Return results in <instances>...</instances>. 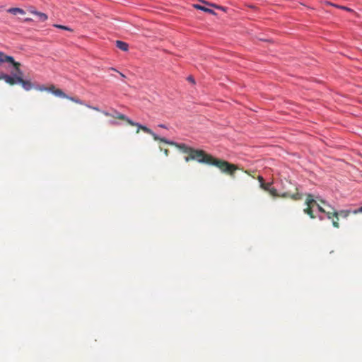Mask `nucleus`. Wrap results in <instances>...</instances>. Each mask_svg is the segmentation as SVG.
Wrapping results in <instances>:
<instances>
[{"label": "nucleus", "instance_id": "nucleus-25", "mask_svg": "<svg viewBox=\"0 0 362 362\" xmlns=\"http://www.w3.org/2000/svg\"><path fill=\"white\" fill-rule=\"evenodd\" d=\"M187 79H188L189 81H190L192 83H194V78L192 76H189L187 78Z\"/></svg>", "mask_w": 362, "mask_h": 362}, {"label": "nucleus", "instance_id": "nucleus-18", "mask_svg": "<svg viewBox=\"0 0 362 362\" xmlns=\"http://www.w3.org/2000/svg\"><path fill=\"white\" fill-rule=\"evenodd\" d=\"M202 2L206 4H207V5L211 6L212 7L216 8L218 9H220V10H222V11H226V8L224 7H223V6H218V5H216V4H209V3H207V2L204 1H203Z\"/></svg>", "mask_w": 362, "mask_h": 362}, {"label": "nucleus", "instance_id": "nucleus-15", "mask_svg": "<svg viewBox=\"0 0 362 362\" xmlns=\"http://www.w3.org/2000/svg\"><path fill=\"white\" fill-rule=\"evenodd\" d=\"M272 182H267V183H262V185H260V187L264 189V191H268L269 189V188L272 187Z\"/></svg>", "mask_w": 362, "mask_h": 362}, {"label": "nucleus", "instance_id": "nucleus-13", "mask_svg": "<svg viewBox=\"0 0 362 362\" xmlns=\"http://www.w3.org/2000/svg\"><path fill=\"white\" fill-rule=\"evenodd\" d=\"M116 45L119 49H120L122 51L128 50L129 45L124 42L117 40L116 41Z\"/></svg>", "mask_w": 362, "mask_h": 362}, {"label": "nucleus", "instance_id": "nucleus-20", "mask_svg": "<svg viewBox=\"0 0 362 362\" xmlns=\"http://www.w3.org/2000/svg\"><path fill=\"white\" fill-rule=\"evenodd\" d=\"M83 105H85L87 107L90 108V109H92V110H94L95 111H98V112H100V110L98 107H94V106H91V105H87V104H85L83 103Z\"/></svg>", "mask_w": 362, "mask_h": 362}, {"label": "nucleus", "instance_id": "nucleus-22", "mask_svg": "<svg viewBox=\"0 0 362 362\" xmlns=\"http://www.w3.org/2000/svg\"><path fill=\"white\" fill-rule=\"evenodd\" d=\"M187 154H188V156H186V157L185 158V160L186 162H189L190 160H192V158H191V154H192V153H187Z\"/></svg>", "mask_w": 362, "mask_h": 362}, {"label": "nucleus", "instance_id": "nucleus-2", "mask_svg": "<svg viewBox=\"0 0 362 362\" xmlns=\"http://www.w3.org/2000/svg\"><path fill=\"white\" fill-rule=\"evenodd\" d=\"M142 129L145 133L151 135L155 141L163 142V143L168 144L171 146H175V147H177L178 149L182 151L185 153H191V151L193 148L187 146L185 144L175 143L173 141H168L165 138L160 137L158 135H156L151 129H149L148 127H143Z\"/></svg>", "mask_w": 362, "mask_h": 362}, {"label": "nucleus", "instance_id": "nucleus-4", "mask_svg": "<svg viewBox=\"0 0 362 362\" xmlns=\"http://www.w3.org/2000/svg\"><path fill=\"white\" fill-rule=\"evenodd\" d=\"M267 192L269 193L270 195H272L274 197H289L293 200H300L302 199V195L299 194L298 192H296V193H291L290 191H288L283 193L282 194H279L277 192V190L274 187L269 188V189Z\"/></svg>", "mask_w": 362, "mask_h": 362}, {"label": "nucleus", "instance_id": "nucleus-8", "mask_svg": "<svg viewBox=\"0 0 362 362\" xmlns=\"http://www.w3.org/2000/svg\"><path fill=\"white\" fill-rule=\"evenodd\" d=\"M332 211H326L325 214H327V216L329 219L332 220V225L334 228H338L339 227V214L338 212L334 210V209H332Z\"/></svg>", "mask_w": 362, "mask_h": 362}, {"label": "nucleus", "instance_id": "nucleus-10", "mask_svg": "<svg viewBox=\"0 0 362 362\" xmlns=\"http://www.w3.org/2000/svg\"><path fill=\"white\" fill-rule=\"evenodd\" d=\"M22 75L17 74L18 83H21L23 88L26 90H30L33 88V85L30 81H25L22 78Z\"/></svg>", "mask_w": 362, "mask_h": 362}, {"label": "nucleus", "instance_id": "nucleus-27", "mask_svg": "<svg viewBox=\"0 0 362 362\" xmlns=\"http://www.w3.org/2000/svg\"><path fill=\"white\" fill-rule=\"evenodd\" d=\"M245 173H247V174H248L249 175L252 176V177H255V175H253L250 174V173L249 171L245 170Z\"/></svg>", "mask_w": 362, "mask_h": 362}, {"label": "nucleus", "instance_id": "nucleus-29", "mask_svg": "<svg viewBox=\"0 0 362 362\" xmlns=\"http://www.w3.org/2000/svg\"><path fill=\"white\" fill-rule=\"evenodd\" d=\"M119 75L121 76V77H123V78L125 77V76L122 73H121V72H119Z\"/></svg>", "mask_w": 362, "mask_h": 362}, {"label": "nucleus", "instance_id": "nucleus-9", "mask_svg": "<svg viewBox=\"0 0 362 362\" xmlns=\"http://www.w3.org/2000/svg\"><path fill=\"white\" fill-rule=\"evenodd\" d=\"M0 80H4L6 83L11 86L15 85L18 83L17 74H16L15 77H12L8 74H2L0 75Z\"/></svg>", "mask_w": 362, "mask_h": 362}, {"label": "nucleus", "instance_id": "nucleus-17", "mask_svg": "<svg viewBox=\"0 0 362 362\" xmlns=\"http://www.w3.org/2000/svg\"><path fill=\"white\" fill-rule=\"evenodd\" d=\"M327 4L331 5V6H335L337 8H341L342 10H345V11H353V10L351 8H349L346 7V6H338V5H336V4H334L332 3H329V2H328Z\"/></svg>", "mask_w": 362, "mask_h": 362}, {"label": "nucleus", "instance_id": "nucleus-16", "mask_svg": "<svg viewBox=\"0 0 362 362\" xmlns=\"http://www.w3.org/2000/svg\"><path fill=\"white\" fill-rule=\"evenodd\" d=\"M351 211L349 210H341L339 212H338L339 216L346 218L350 214Z\"/></svg>", "mask_w": 362, "mask_h": 362}, {"label": "nucleus", "instance_id": "nucleus-5", "mask_svg": "<svg viewBox=\"0 0 362 362\" xmlns=\"http://www.w3.org/2000/svg\"><path fill=\"white\" fill-rule=\"evenodd\" d=\"M48 90L52 92L54 95H56L57 97L62 98H66L75 103H77L79 105H83V102L81 100H80L79 98L68 96L61 89L56 88L55 86L53 85L51 86L48 88Z\"/></svg>", "mask_w": 362, "mask_h": 362}, {"label": "nucleus", "instance_id": "nucleus-19", "mask_svg": "<svg viewBox=\"0 0 362 362\" xmlns=\"http://www.w3.org/2000/svg\"><path fill=\"white\" fill-rule=\"evenodd\" d=\"M54 26L57 28L63 29V30H65L72 31L71 28H70L69 27H66V26H64V25L54 24Z\"/></svg>", "mask_w": 362, "mask_h": 362}, {"label": "nucleus", "instance_id": "nucleus-23", "mask_svg": "<svg viewBox=\"0 0 362 362\" xmlns=\"http://www.w3.org/2000/svg\"><path fill=\"white\" fill-rule=\"evenodd\" d=\"M257 180L259 182V185H262V183H264V180L263 177H262V176L259 175L257 177Z\"/></svg>", "mask_w": 362, "mask_h": 362}, {"label": "nucleus", "instance_id": "nucleus-24", "mask_svg": "<svg viewBox=\"0 0 362 362\" xmlns=\"http://www.w3.org/2000/svg\"><path fill=\"white\" fill-rule=\"evenodd\" d=\"M354 214H357V213H362V206L358 208L357 210H355L354 211Z\"/></svg>", "mask_w": 362, "mask_h": 362}, {"label": "nucleus", "instance_id": "nucleus-7", "mask_svg": "<svg viewBox=\"0 0 362 362\" xmlns=\"http://www.w3.org/2000/svg\"><path fill=\"white\" fill-rule=\"evenodd\" d=\"M305 204L307 205V207L304 209V213L308 214L311 218H315V216L313 214L312 209L315 206V204H317V201L314 199L312 194H308L307 195Z\"/></svg>", "mask_w": 362, "mask_h": 362}, {"label": "nucleus", "instance_id": "nucleus-6", "mask_svg": "<svg viewBox=\"0 0 362 362\" xmlns=\"http://www.w3.org/2000/svg\"><path fill=\"white\" fill-rule=\"evenodd\" d=\"M4 62H8L11 64L16 70V74H18L20 75L23 74L22 71L20 69L21 64L19 62H15L13 57L8 56L4 53L0 52V63Z\"/></svg>", "mask_w": 362, "mask_h": 362}, {"label": "nucleus", "instance_id": "nucleus-3", "mask_svg": "<svg viewBox=\"0 0 362 362\" xmlns=\"http://www.w3.org/2000/svg\"><path fill=\"white\" fill-rule=\"evenodd\" d=\"M102 113L104 115L107 116V117L111 116L112 117H115V118H117V119H121V120L126 121L131 126H136V127H137L138 129L136 130V134H138L140 130L143 131V129H142L143 127H146V126H144V125H141V124H140L139 123L133 122L132 120H131L130 119L124 115L119 113L117 111H115V115H110L109 112H107L106 111H102Z\"/></svg>", "mask_w": 362, "mask_h": 362}, {"label": "nucleus", "instance_id": "nucleus-28", "mask_svg": "<svg viewBox=\"0 0 362 362\" xmlns=\"http://www.w3.org/2000/svg\"><path fill=\"white\" fill-rule=\"evenodd\" d=\"M158 127L162 128H166V127L164 124H159Z\"/></svg>", "mask_w": 362, "mask_h": 362}, {"label": "nucleus", "instance_id": "nucleus-12", "mask_svg": "<svg viewBox=\"0 0 362 362\" xmlns=\"http://www.w3.org/2000/svg\"><path fill=\"white\" fill-rule=\"evenodd\" d=\"M7 11L13 15H17V14L24 15L25 14L24 10H23L22 8H11L8 9Z\"/></svg>", "mask_w": 362, "mask_h": 362}, {"label": "nucleus", "instance_id": "nucleus-26", "mask_svg": "<svg viewBox=\"0 0 362 362\" xmlns=\"http://www.w3.org/2000/svg\"><path fill=\"white\" fill-rule=\"evenodd\" d=\"M163 153H164V154H165L166 156H168V154H169V151H168V149H165V150L163 151Z\"/></svg>", "mask_w": 362, "mask_h": 362}, {"label": "nucleus", "instance_id": "nucleus-11", "mask_svg": "<svg viewBox=\"0 0 362 362\" xmlns=\"http://www.w3.org/2000/svg\"><path fill=\"white\" fill-rule=\"evenodd\" d=\"M193 6L195 8L199 9V10H202V11L206 12V13H211V14H213V15L216 14V13L213 10H211V9H210L209 8H206L205 6H201L199 4H194Z\"/></svg>", "mask_w": 362, "mask_h": 362}, {"label": "nucleus", "instance_id": "nucleus-21", "mask_svg": "<svg viewBox=\"0 0 362 362\" xmlns=\"http://www.w3.org/2000/svg\"><path fill=\"white\" fill-rule=\"evenodd\" d=\"M315 206H316L317 207V209L322 212V213H325L326 212V210H325L320 204H318L317 203V204H315Z\"/></svg>", "mask_w": 362, "mask_h": 362}, {"label": "nucleus", "instance_id": "nucleus-14", "mask_svg": "<svg viewBox=\"0 0 362 362\" xmlns=\"http://www.w3.org/2000/svg\"><path fill=\"white\" fill-rule=\"evenodd\" d=\"M32 13L35 14L37 16L38 20L40 21L44 22L47 19V16L44 13L37 12V11H32Z\"/></svg>", "mask_w": 362, "mask_h": 362}, {"label": "nucleus", "instance_id": "nucleus-1", "mask_svg": "<svg viewBox=\"0 0 362 362\" xmlns=\"http://www.w3.org/2000/svg\"><path fill=\"white\" fill-rule=\"evenodd\" d=\"M191 158L197 160L199 163H206L214 165L220 169L222 173L234 177V173L238 170V166L222 159L214 158L212 156L207 154L203 150L192 148L191 151Z\"/></svg>", "mask_w": 362, "mask_h": 362}]
</instances>
